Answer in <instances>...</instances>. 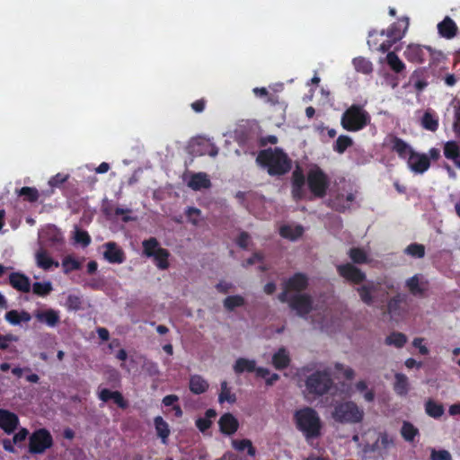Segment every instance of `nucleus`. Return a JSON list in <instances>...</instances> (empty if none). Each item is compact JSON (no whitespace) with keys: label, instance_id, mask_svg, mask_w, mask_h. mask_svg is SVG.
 I'll return each instance as SVG.
<instances>
[{"label":"nucleus","instance_id":"nucleus-4","mask_svg":"<svg viewBox=\"0 0 460 460\" xmlns=\"http://www.w3.org/2000/svg\"><path fill=\"white\" fill-rule=\"evenodd\" d=\"M297 429L303 432L306 439L318 438L321 435L322 421L318 412L305 407L295 413Z\"/></svg>","mask_w":460,"mask_h":460},{"label":"nucleus","instance_id":"nucleus-23","mask_svg":"<svg viewBox=\"0 0 460 460\" xmlns=\"http://www.w3.org/2000/svg\"><path fill=\"white\" fill-rule=\"evenodd\" d=\"M290 353L284 347L278 349L271 358V364L277 370L287 368L290 365Z\"/></svg>","mask_w":460,"mask_h":460},{"label":"nucleus","instance_id":"nucleus-59","mask_svg":"<svg viewBox=\"0 0 460 460\" xmlns=\"http://www.w3.org/2000/svg\"><path fill=\"white\" fill-rule=\"evenodd\" d=\"M143 368L150 375L156 376L159 374V369L157 365L151 360H145L143 364Z\"/></svg>","mask_w":460,"mask_h":460},{"label":"nucleus","instance_id":"nucleus-47","mask_svg":"<svg viewBox=\"0 0 460 460\" xmlns=\"http://www.w3.org/2000/svg\"><path fill=\"white\" fill-rule=\"evenodd\" d=\"M394 390L398 394L405 395L408 392V378L405 375L397 373L395 374Z\"/></svg>","mask_w":460,"mask_h":460},{"label":"nucleus","instance_id":"nucleus-16","mask_svg":"<svg viewBox=\"0 0 460 460\" xmlns=\"http://www.w3.org/2000/svg\"><path fill=\"white\" fill-rule=\"evenodd\" d=\"M429 282L421 274H416L405 281V286L413 296H423L428 289Z\"/></svg>","mask_w":460,"mask_h":460},{"label":"nucleus","instance_id":"nucleus-19","mask_svg":"<svg viewBox=\"0 0 460 460\" xmlns=\"http://www.w3.org/2000/svg\"><path fill=\"white\" fill-rule=\"evenodd\" d=\"M292 194L295 199H301L304 193V187L306 183V177L302 169L297 166L292 173Z\"/></svg>","mask_w":460,"mask_h":460},{"label":"nucleus","instance_id":"nucleus-57","mask_svg":"<svg viewBox=\"0 0 460 460\" xmlns=\"http://www.w3.org/2000/svg\"><path fill=\"white\" fill-rule=\"evenodd\" d=\"M66 306L71 310H78L81 307L80 297L75 295H70L66 300Z\"/></svg>","mask_w":460,"mask_h":460},{"label":"nucleus","instance_id":"nucleus-39","mask_svg":"<svg viewBox=\"0 0 460 460\" xmlns=\"http://www.w3.org/2000/svg\"><path fill=\"white\" fill-rule=\"evenodd\" d=\"M255 360L240 358L235 361L233 369L236 374H241L244 371L252 372L255 370Z\"/></svg>","mask_w":460,"mask_h":460},{"label":"nucleus","instance_id":"nucleus-41","mask_svg":"<svg viewBox=\"0 0 460 460\" xmlns=\"http://www.w3.org/2000/svg\"><path fill=\"white\" fill-rule=\"evenodd\" d=\"M352 64L357 72L364 75H369L373 71L372 63L366 58L358 57L353 58Z\"/></svg>","mask_w":460,"mask_h":460},{"label":"nucleus","instance_id":"nucleus-40","mask_svg":"<svg viewBox=\"0 0 460 460\" xmlns=\"http://www.w3.org/2000/svg\"><path fill=\"white\" fill-rule=\"evenodd\" d=\"M386 63L395 73L400 74L405 69L404 63L399 58L394 51H389L386 55Z\"/></svg>","mask_w":460,"mask_h":460},{"label":"nucleus","instance_id":"nucleus-64","mask_svg":"<svg viewBox=\"0 0 460 460\" xmlns=\"http://www.w3.org/2000/svg\"><path fill=\"white\" fill-rule=\"evenodd\" d=\"M196 425L200 431H205L211 426V421L208 419H199L196 421Z\"/></svg>","mask_w":460,"mask_h":460},{"label":"nucleus","instance_id":"nucleus-24","mask_svg":"<svg viewBox=\"0 0 460 460\" xmlns=\"http://www.w3.org/2000/svg\"><path fill=\"white\" fill-rule=\"evenodd\" d=\"M18 417L7 411L0 409V427L6 432L12 433L18 426Z\"/></svg>","mask_w":460,"mask_h":460},{"label":"nucleus","instance_id":"nucleus-30","mask_svg":"<svg viewBox=\"0 0 460 460\" xmlns=\"http://www.w3.org/2000/svg\"><path fill=\"white\" fill-rule=\"evenodd\" d=\"M10 284L15 289L22 292H29L31 284L29 279L21 273H12L9 277Z\"/></svg>","mask_w":460,"mask_h":460},{"label":"nucleus","instance_id":"nucleus-3","mask_svg":"<svg viewBox=\"0 0 460 460\" xmlns=\"http://www.w3.org/2000/svg\"><path fill=\"white\" fill-rule=\"evenodd\" d=\"M366 417L364 408L350 399L337 400L332 403V420L339 424H360Z\"/></svg>","mask_w":460,"mask_h":460},{"label":"nucleus","instance_id":"nucleus-32","mask_svg":"<svg viewBox=\"0 0 460 460\" xmlns=\"http://www.w3.org/2000/svg\"><path fill=\"white\" fill-rule=\"evenodd\" d=\"M35 260L37 265L43 270H49L53 265L58 267V262L54 261L53 259L49 255L48 252L43 248H40L36 252Z\"/></svg>","mask_w":460,"mask_h":460},{"label":"nucleus","instance_id":"nucleus-52","mask_svg":"<svg viewBox=\"0 0 460 460\" xmlns=\"http://www.w3.org/2000/svg\"><path fill=\"white\" fill-rule=\"evenodd\" d=\"M73 238L75 243L81 244L83 246H87L91 242V238L88 233L79 228L75 229Z\"/></svg>","mask_w":460,"mask_h":460},{"label":"nucleus","instance_id":"nucleus-37","mask_svg":"<svg viewBox=\"0 0 460 460\" xmlns=\"http://www.w3.org/2000/svg\"><path fill=\"white\" fill-rule=\"evenodd\" d=\"M208 388V382L200 376H192L190 379V389L194 394H202Z\"/></svg>","mask_w":460,"mask_h":460},{"label":"nucleus","instance_id":"nucleus-54","mask_svg":"<svg viewBox=\"0 0 460 460\" xmlns=\"http://www.w3.org/2000/svg\"><path fill=\"white\" fill-rule=\"evenodd\" d=\"M405 252L412 257L422 258L425 253V248L422 244L412 243L406 247Z\"/></svg>","mask_w":460,"mask_h":460},{"label":"nucleus","instance_id":"nucleus-5","mask_svg":"<svg viewBox=\"0 0 460 460\" xmlns=\"http://www.w3.org/2000/svg\"><path fill=\"white\" fill-rule=\"evenodd\" d=\"M76 179L65 172H58L48 181V187L41 190L43 199L50 198L57 189L60 190L67 199L76 197Z\"/></svg>","mask_w":460,"mask_h":460},{"label":"nucleus","instance_id":"nucleus-49","mask_svg":"<svg viewBox=\"0 0 460 460\" xmlns=\"http://www.w3.org/2000/svg\"><path fill=\"white\" fill-rule=\"evenodd\" d=\"M460 155V149L456 141H448L444 146V155L446 158L455 161Z\"/></svg>","mask_w":460,"mask_h":460},{"label":"nucleus","instance_id":"nucleus-14","mask_svg":"<svg viewBox=\"0 0 460 460\" xmlns=\"http://www.w3.org/2000/svg\"><path fill=\"white\" fill-rule=\"evenodd\" d=\"M409 27V18L402 17L400 18L397 22L392 23L387 31L382 30L380 31V35H386L387 38L392 39L394 42H397L402 40L408 30Z\"/></svg>","mask_w":460,"mask_h":460},{"label":"nucleus","instance_id":"nucleus-51","mask_svg":"<svg viewBox=\"0 0 460 460\" xmlns=\"http://www.w3.org/2000/svg\"><path fill=\"white\" fill-rule=\"evenodd\" d=\"M426 412L433 418H438L443 414L444 409L441 404L429 400L426 402Z\"/></svg>","mask_w":460,"mask_h":460},{"label":"nucleus","instance_id":"nucleus-26","mask_svg":"<svg viewBox=\"0 0 460 460\" xmlns=\"http://www.w3.org/2000/svg\"><path fill=\"white\" fill-rule=\"evenodd\" d=\"M391 149L395 152L400 158L402 159L408 158L411 155V152L414 151L408 143L396 136L391 138Z\"/></svg>","mask_w":460,"mask_h":460},{"label":"nucleus","instance_id":"nucleus-8","mask_svg":"<svg viewBox=\"0 0 460 460\" xmlns=\"http://www.w3.org/2000/svg\"><path fill=\"white\" fill-rule=\"evenodd\" d=\"M299 317H305L316 309L313 296L307 293H296L294 296L280 299Z\"/></svg>","mask_w":460,"mask_h":460},{"label":"nucleus","instance_id":"nucleus-50","mask_svg":"<svg viewBox=\"0 0 460 460\" xmlns=\"http://www.w3.org/2000/svg\"><path fill=\"white\" fill-rule=\"evenodd\" d=\"M421 126L429 131H436L438 128V120L435 118L433 114L429 111H426L421 119Z\"/></svg>","mask_w":460,"mask_h":460},{"label":"nucleus","instance_id":"nucleus-20","mask_svg":"<svg viewBox=\"0 0 460 460\" xmlns=\"http://www.w3.org/2000/svg\"><path fill=\"white\" fill-rule=\"evenodd\" d=\"M218 425L220 431L223 434L228 436L234 434L239 428V422L237 419L229 412H226L220 417Z\"/></svg>","mask_w":460,"mask_h":460},{"label":"nucleus","instance_id":"nucleus-38","mask_svg":"<svg viewBox=\"0 0 460 460\" xmlns=\"http://www.w3.org/2000/svg\"><path fill=\"white\" fill-rule=\"evenodd\" d=\"M348 255L355 264H365L369 262L368 254L361 248H350L348 252Z\"/></svg>","mask_w":460,"mask_h":460},{"label":"nucleus","instance_id":"nucleus-36","mask_svg":"<svg viewBox=\"0 0 460 460\" xmlns=\"http://www.w3.org/2000/svg\"><path fill=\"white\" fill-rule=\"evenodd\" d=\"M376 35V31L373 30L369 31L367 44L370 48L376 47V49L385 53L387 52L391 49V47L395 43L392 39L388 38L387 40L382 42L378 47H376L377 41L374 39Z\"/></svg>","mask_w":460,"mask_h":460},{"label":"nucleus","instance_id":"nucleus-9","mask_svg":"<svg viewBox=\"0 0 460 460\" xmlns=\"http://www.w3.org/2000/svg\"><path fill=\"white\" fill-rule=\"evenodd\" d=\"M143 253L150 258H153L156 267L159 270H167L170 266L169 256L170 252L160 246L158 241L151 237L143 241Z\"/></svg>","mask_w":460,"mask_h":460},{"label":"nucleus","instance_id":"nucleus-60","mask_svg":"<svg viewBox=\"0 0 460 460\" xmlns=\"http://www.w3.org/2000/svg\"><path fill=\"white\" fill-rule=\"evenodd\" d=\"M432 460H451V455L447 450L435 451L431 453Z\"/></svg>","mask_w":460,"mask_h":460},{"label":"nucleus","instance_id":"nucleus-6","mask_svg":"<svg viewBox=\"0 0 460 460\" xmlns=\"http://www.w3.org/2000/svg\"><path fill=\"white\" fill-rule=\"evenodd\" d=\"M371 122L369 113L358 104H352L342 114L341 127L350 132H357L365 128Z\"/></svg>","mask_w":460,"mask_h":460},{"label":"nucleus","instance_id":"nucleus-43","mask_svg":"<svg viewBox=\"0 0 460 460\" xmlns=\"http://www.w3.org/2000/svg\"><path fill=\"white\" fill-rule=\"evenodd\" d=\"M232 447L237 451L247 450L248 455L251 456H254L256 454L252 441L247 438L232 440Z\"/></svg>","mask_w":460,"mask_h":460},{"label":"nucleus","instance_id":"nucleus-22","mask_svg":"<svg viewBox=\"0 0 460 460\" xmlns=\"http://www.w3.org/2000/svg\"><path fill=\"white\" fill-rule=\"evenodd\" d=\"M104 248L103 256L109 262L119 264L124 261V252L115 243H107L104 244Z\"/></svg>","mask_w":460,"mask_h":460},{"label":"nucleus","instance_id":"nucleus-46","mask_svg":"<svg viewBox=\"0 0 460 460\" xmlns=\"http://www.w3.org/2000/svg\"><path fill=\"white\" fill-rule=\"evenodd\" d=\"M334 372L340 377H343L347 380L354 379L356 374L353 368L341 363H335L333 366Z\"/></svg>","mask_w":460,"mask_h":460},{"label":"nucleus","instance_id":"nucleus-53","mask_svg":"<svg viewBox=\"0 0 460 460\" xmlns=\"http://www.w3.org/2000/svg\"><path fill=\"white\" fill-rule=\"evenodd\" d=\"M32 290L38 296H46L52 290L50 282H36L33 284Z\"/></svg>","mask_w":460,"mask_h":460},{"label":"nucleus","instance_id":"nucleus-56","mask_svg":"<svg viewBox=\"0 0 460 460\" xmlns=\"http://www.w3.org/2000/svg\"><path fill=\"white\" fill-rule=\"evenodd\" d=\"M62 266L64 268L65 272L67 273L74 270L79 269L80 263L76 260H75L71 257H67L63 261Z\"/></svg>","mask_w":460,"mask_h":460},{"label":"nucleus","instance_id":"nucleus-63","mask_svg":"<svg viewBox=\"0 0 460 460\" xmlns=\"http://www.w3.org/2000/svg\"><path fill=\"white\" fill-rule=\"evenodd\" d=\"M191 109L197 112L200 113L205 110L206 107V100L204 98L199 99L195 102H193L191 104Z\"/></svg>","mask_w":460,"mask_h":460},{"label":"nucleus","instance_id":"nucleus-34","mask_svg":"<svg viewBox=\"0 0 460 460\" xmlns=\"http://www.w3.org/2000/svg\"><path fill=\"white\" fill-rule=\"evenodd\" d=\"M222 303L226 311L233 312L236 308L245 305V298L241 295H233L224 298Z\"/></svg>","mask_w":460,"mask_h":460},{"label":"nucleus","instance_id":"nucleus-18","mask_svg":"<svg viewBox=\"0 0 460 460\" xmlns=\"http://www.w3.org/2000/svg\"><path fill=\"white\" fill-rule=\"evenodd\" d=\"M425 50L430 52L431 49L418 44H410L404 50L403 55L408 61L421 64L425 61Z\"/></svg>","mask_w":460,"mask_h":460},{"label":"nucleus","instance_id":"nucleus-42","mask_svg":"<svg viewBox=\"0 0 460 460\" xmlns=\"http://www.w3.org/2000/svg\"><path fill=\"white\" fill-rule=\"evenodd\" d=\"M236 401V396L232 393L231 388L228 386L226 381H223L220 385V393L218 395V402L223 403L227 402L229 403H234Z\"/></svg>","mask_w":460,"mask_h":460},{"label":"nucleus","instance_id":"nucleus-13","mask_svg":"<svg viewBox=\"0 0 460 460\" xmlns=\"http://www.w3.org/2000/svg\"><path fill=\"white\" fill-rule=\"evenodd\" d=\"M380 284L374 281L364 282L357 288L360 300L367 305H373L378 301Z\"/></svg>","mask_w":460,"mask_h":460},{"label":"nucleus","instance_id":"nucleus-11","mask_svg":"<svg viewBox=\"0 0 460 460\" xmlns=\"http://www.w3.org/2000/svg\"><path fill=\"white\" fill-rule=\"evenodd\" d=\"M52 445V438L46 429L34 432L30 438V452L40 454Z\"/></svg>","mask_w":460,"mask_h":460},{"label":"nucleus","instance_id":"nucleus-25","mask_svg":"<svg viewBox=\"0 0 460 460\" xmlns=\"http://www.w3.org/2000/svg\"><path fill=\"white\" fill-rule=\"evenodd\" d=\"M438 33L445 39H453L458 31V28L449 16H446L442 22L438 24Z\"/></svg>","mask_w":460,"mask_h":460},{"label":"nucleus","instance_id":"nucleus-31","mask_svg":"<svg viewBox=\"0 0 460 460\" xmlns=\"http://www.w3.org/2000/svg\"><path fill=\"white\" fill-rule=\"evenodd\" d=\"M31 319V314L26 311L11 310L5 314V320L13 325H18L22 323H28Z\"/></svg>","mask_w":460,"mask_h":460},{"label":"nucleus","instance_id":"nucleus-44","mask_svg":"<svg viewBox=\"0 0 460 460\" xmlns=\"http://www.w3.org/2000/svg\"><path fill=\"white\" fill-rule=\"evenodd\" d=\"M155 430L159 438H161L164 444L166 443V439L170 434L168 424L163 420L162 417L158 416L155 418Z\"/></svg>","mask_w":460,"mask_h":460},{"label":"nucleus","instance_id":"nucleus-10","mask_svg":"<svg viewBox=\"0 0 460 460\" xmlns=\"http://www.w3.org/2000/svg\"><path fill=\"white\" fill-rule=\"evenodd\" d=\"M308 285V279L302 273H296L289 278L283 286V290L279 296V299H284L294 296L296 293H304Z\"/></svg>","mask_w":460,"mask_h":460},{"label":"nucleus","instance_id":"nucleus-21","mask_svg":"<svg viewBox=\"0 0 460 460\" xmlns=\"http://www.w3.org/2000/svg\"><path fill=\"white\" fill-rule=\"evenodd\" d=\"M98 179L95 173H90L89 175H82L79 180L76 179V197L83 196L86 192L93 190Z\"/></svg>","mask_w":460,"mask_h":460},{"label":"nucleus","instance_id":"nucleus-48","mask_svg":"<svg viewBox=\"0 0 460 460\" xmlns=\"http://www.w3.org/2000/svg\"><path fill=\"white\" fill-rule=\"evenodd\" d=\"M385 342L386 345L402 348L407 342V337L402 332H392L385 338Z\"/></svg>","mask_w":460,"mask_h":460},{"label":"nucleus","instance_id":"nucleus-61","mask_svg":"<svg viewBox=\"0 0 460 460\" xmlns=\"http://www.w3.org/2000/svg\"><path fill=\"white\" fill-rule=\"evenodd\" d=\"M266 102L272 106L279 105L282 111H284L286 108V105L284 102H280L279 97L277 94L269 93Z\"/></svg>","mask_w":460,"mask_h":460},{"label":"nucleus","instance_id":"nucleus-2","mask_svg":"<svg viewBox=\"0 0 460 460\" xmlns=\"http://www.w3.org/2000/svg\"><path fill=\"white\" fill-rule=\"evenodd\" d=\"M256 162L267 169L270 176H281L288 173L292 167V160L279 147L260 151Z\"/></svg>","mask_w":460,"mask_h":460},{"label":"nucleus","instance_id":"nucleus-12","mask_svg":"<svg viewBox=\"0 0 460 460\" xmlns=\"http://www.w3.org/2000/svg\"><path fill=\"white\" fill-rule=\"evenodd\" d=\"M336 269L341 277L353 284H359L367 279L365 272L350 262L337 265Z\"/></svg>","mask_w":460,"mask_h":460},{"label":"nucleus","instance_id":"nucleus-55","mask_svg":"<svg viewBox=\"0 0 460 460\" xmlns=\"http://www.w3.org/2000/svg\"><path fill=\"white\" fill-rule=\"evenodd\" d=\"M401 433L406 440H412L417 434V429L410 423H404L402 427Z\"/></svg>","mask_w":460,"mask_h":460},{"label":"nucleus","instance_id":"nucleus-29","mask_svg":"<svg viewBox=\"0 0 460 460\" xmlns=\"http://www.w3.org/2000/svg\"><path fill=\"white\" fill-rule=\"evenodd\" d=\"M304 228L301 226L283 225L279 228V234L289 241H296L303 235Z\"/></svg>","mask_w":460,"mask_h":460},{"label":"nucleus","instance_id":"nucleus-17","mask_svg":"<svg viewBox=\"0 0 460 460\" xmlns=\"http://www.w3.org/2000/svg\"><path fill=\"white\" fill-rule=\"evenodd\" d=\"M187 186L193 190H207L211 187V181L206 172H190Z\"/></svg>","mask_w":460,"mask_h":460},{"label":"nucleus","instance_id":"nucleus-58","mask_svg":"<svg viewBox=\"0 0 460 460\" xmlns=\"http://www.w3.org/2000/svg\"><path fill=\"white\" fill-rule=\"evenodd\" d=\"M187 216L193 225L199 224L200 220V211L198 208L192 207L189 208L187 210Z\"/></svg>","mask_w":460,"mask_h":460},{"label":"nucleus","instance_id":"nucleus-27","mask_svg":"<svg viewBox=\"0 0 460 460\" xmlns=\"http://www.w3.org/2000/svg\"><path fill=\"white\" fill-rule=\"evenodd\" d=\"M355 391L359 394L363 400L367 402H372L376 399V393L375 390L371 387H369V384L364 380L360 379L358 380L354 384Z\"/></svg>","mask_w":460,"mask_h":460},{"label":"nucleus","instance_id":"nucleus-33","mask_svg":"<svg viewBox=\"0 0 460 460\" xmlns=\"http://www.w3.org/2000/svg\"><path fill=\"white\" fill-rule=\"evenodd\" d=\"M35 317L40 323H45L50 327H54L59 322L58 313L53 309H48L46 311L38 312Z\"/></svg>","mask_w":460,"mask_h":460},{"label":"nucleus","instance_id":"nucleus-7","mask_svg":"<svg viewBox=\"0 0 460 460\" xmlns=\"http://www.w3.org/2000/svg\"><path fill=\"white\" fill-rule=\"evenodd\" d=\"M306 185L314 198L323 199L330 189L331 178L321 167L314 165L307 172Z\"/></svg>","mask_w":460,"mask_h":460},{"label":"nucleus","instance_id":"nucleus-45","mask_svg":"<svg viewBox=\"0 0 460 460\" xmlns=\"http://www.w3.org/2000/svg\"><path fill=\"white\" fill-rule=\"evenodd\" d=\"M353 145V140L350 137L346 135H341L336 139L333 145V150L338 154H343L347 148Z\"/></svg>","mask_w":460,"mask_h":460},{"label":"nucleus","instance_id":"nucleus-1","mask_svg":"<svg viewBox=\"0 0 460 460\" xmlns=\"http://www.w3.org/2000/svg\"><path fill=\"white\" fill-rule=\"evenodd\" d=\"M297 385L304 383L308 394L322 396L328 394L333 387L334 382L328 368L314 370L310 365L298 368L295 374Z\"/></svg>","mask_w":460,"mask_h":460},{"label":"nucleus","instance_id":"nucleus-28","mask_svg":"<svg viewBox=\"0 0 460 460\" xmlns=\"http://www.w3.org/2000/svg\"><path fill=\"white\" fill-rule=\"evenodd\" d=\"M99 398L102 402H108L109 400H112L119 407L124 409L128 406L127 402L124 400L122 394L119 391H111L107 388H104L100 391Z\"/></svg>","mask_w":460,"mask_h":460},{"label":"nucleus","instance_id":"nucleus-15","mask_svg":"<svg viewBox=\"0 0 460 460\" xmlns=\"http://www.w3.org/2000/svg\"><path fill=\"white\" fill-rule=\"evenodd\" d=\"M407 164L413 172L423 173L429 168L430 161L427 155L413 151L407 159Z\"/></svg>","mask_w":460,"mask_h":460},{"label":"nucleus","instance_id":"nucleus-35","mask_svg":"<svg viewBox=\"0 0 460 460\" xmlns=\"http://www.w3.org/2000/svg\"><path fill=\"white\" fill-rule=\"evenodd\" d=\"M15 193L22 197L23 201H38L41 196V190L40 191L35 187H22L21 189H16Z\"/></svg>","mask_w":460,"mask_h":460},{"label":"nucleus","instance_id":"nucleus-62","mask_svg":"<svg viewBox=\"0 0 460 460\" xmlns=\"http://www.w3.org/2000/svg\"><path fill=\"white\" fill-rule=\"evenodd\" d=\"M423 338H415L412 341V345L417 348L421 355H427L429 353L428 348L423 345Z\"/></svg>","mask_w":460,"mask_h":460}]
</instances>
